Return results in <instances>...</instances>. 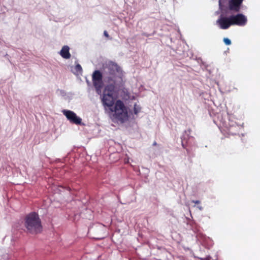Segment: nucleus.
Masks as SVG:
<instances>
[{
  "instance_id": "nucleus-1",
  "label": "nucleus",
  "mask_w": 260,
  "mask_h": 260,
  "mask_svg": "<svg viewBox=\"0 0 260 260\" xmlns=\"http://www.w3.org/2000/svg\"><path fill=\"white\" fill-rule=\"evenodd\" d=\"M246 17L242 14L233 15L229 17L221 15L216 21L217 24L220 28L223 29L228 28L232 25L243 26L246 24Z\"/></svg>"
},
{
  "instance_id": "nucleus-2",
  "label": "nucleus",
  "mask_w": 260,
  "mask_h": 260,
  "mask_svg": "<svg viewBox=\"0 0 260 260\" xmlns=\"http://www.w3.org/2000/svg\"><path fill=\"white\" fill-rule=\"evenodd\" d=\"M110 110V116L113 120L123 123L128 120L127 109L121 101H116L114 106Z\"/></svg>"
},
{
  "instance_id": "nucleus-3",
  "label": "nucleus",
  "mask_w": 260,
  "mask_h": 260,
  "mask_svg": "<svg viewBox=\"0 0 260 260\" xmlns=\"http://www.w3.org/2000/svg\"><path fill=\"white\" fill-rule=\"evenodd\" d=\"M25 227L28 232L31 234H37L42 230L41 220L36 213H31L25 217Z\"/></svg>"
},
{
  "instance_id": "nucleus-4",
  "label": "nucleus",
  "mask_w": 260,
  "mask_h": 260,
  "mask_svg": "<svg viewBox=\"0 0 260 260\" xmlns=\"http://www.w3.org/2000/svg\"><path fill=\"white\" fill-rule=\"evenodd\" d=\"M107 70L109 73L108 78L109 84H112L116 86H120L122 84L121 70L118 66L113 62H110L107 64Z\"/></svg>"
},
{
  "instance_id": "nucleus-5",
  "label": "nucleus",
  "mask_w": 260,
  "mask_h": 260,
  "mask_svg": "<svg viewBox=\"0 0 260 260\" xmlns=\"http://www.w3.org/2000/svg\"><path fill=\"white\" fill-rule=\"evenodd\" d=\"M119 87L112 84H109L105 87L102 98L103 104L105 107H107L110 109L113 108L114 101L113 94L116 89Z\"/></svg>"
},
{
  "instance_id": "nucleus-6",
  "label": "nucleus",
  "mask_w": 260,
  "mask_h": 260,
  "mask_svg": "<svg viewBox=\"0 0 260 260\" xmlns=\"http://www.w3.org/2000/svg\"><path fill=\"white\" fill-rule=\"evenodd\" d=\"M92 81L94 86L98 94H101V88L103 86L102 76L101 72L95 71L92 75Z\"/></svg>"
},
{
  "instance_id": "nucleus-7",
  "label": "nucleus",
  "mask_w": 260,
  "mask_h": 260,
  "mask_svg": "<svg viewBox=\"0 0 260 260\" xmlns=\"http://www.w3.org/2000/svg\"><path fill=\"white\" fill-rule=\"evenodd\" d=\"M62 113L71 122L76 124L81 123V118L78 117L74 112L70 110H62Z\"/></svg>"
},
{
  "instance_id": "nucleus-8",
  "label": "nucleus",
  "mask_w": 260,
  "mask_h": 260,
  "mask_svg": "<svg viewBox=\"0 0 260 260\" xmlns=\"http://www.w3.org/2000/svg\"><path fill=\"white\" fill-rule=\"evenodd\" d=\"M243 0H231L229 3V7L231 10L239 11V6Z\"/></svg>"
},
{
  "instance_id": "nucleus-9",
  "label": "nucleus",
  "mask_w": 260,
  "mask_h": 260,
  "mask_svg": "<svg viewBox=\"0 0 260 260\" xmlns=\"http://www.w3.org/2000/svg\"><path fill=\"white\" fill-rule=\"evenodd\" d=\"M60 55L65 59L69 58L71 56L69 47L68 46H64L60 51Z\"/></svg>"
},
{
  "instance_id": "nucleus-10",
  "label": "nucleus",
  "mask_w": 260,
  "mask_h": 260,
  "mask_svg": "<svg viewBox=\"0 0 260 260\" xmlns=\"http://www.w3.org/2000/svg\"><path fill=\"white\" fill-rule=\"evenodd\" d=\"M141 110V107L137 105H135L134 106V113L137 114H138Z\"/></svg>"
},
{
  "instance_id": "nucleus-11",
  "label": "nucleus",
  "mask_w": 260,
  "mask_h": 260,
  "mask_svg": "<svg viewBox=\"0 0 260 260\" xmlns=\"http://www.w3.org/2000/svg\"><path fill=\"white\" fill-rule=\"evenodd\" d=\"M75 70L77 73H80L82 71V68L80 65L77 64L75 66Z\"/></svg>"
},
{
  "instance_id": "nucleus-12",
  "label": "nucleus",
  "mask_w": 260,
  "mask_h": 260,
  "mask_svg": "<svg viewBox=\"0 0 260 260\" xmlns=\"http://www.w3.org/2000/svg\"><path fill=\"white\" fill-rule=\"evenodd\" d=\"M223 41L226 45H230L231 44V41L228 38H224Z\"/></svg>"
},
{
  "instance_id": "nucleus-13",
  "label": "nucleus",
  "mask_w": 260,
  "mask_h": 260,
  "mask_svg": "<svg viewBox=\"0 0 260 260\" xmlns=\"http://www.w3.org/2000/svg\"><path fill=\"white\" fill-rule=\"evenodd\" d=\"M104 35L106 37H109V35L108 34V32L106 31H105L104 32Z\"/></svg>"
},
{
  "instance_id": "nucleus-14",
  "label": "nucleus",
  "mask_w": 260,
  "mask_h": 260,
  "mask_svg": "<svg viewBox=\"0 0 260 260\" xmlns=\"http://www.w3.org/2000/svg\"><path fill=\"white\" fill-rule=\"evenodd\" d=\"M192 202L194 203L195 204H199L200 203L199 201H192Z\"/></svg>"
},
{
  "instance_id": "nucleus-15",
  "label": "nucleus",
  "mask_w": 260,
  "mask_h": 260,
  "mask_svg": "<svg viewBox=\"0 0 260 260\" xmlns=\"http://www.w3.org/2000/svg\"><path fill=\"white\" fill-rule=\"evenodd\" d=\"M198 208L200 210H202L203 209L202 207L201 206H198Z\"/></svg>"
},
{
  "instance_id": "nucleus-16",
  "label": "nucleus",
  "mask_w": 260,
  "mask_h": 260,
  "mask_svg": "<svg viewBox=\"0 0 260 260\" xmlns=\"http://www.w3.org/2000/svg\"><path fill=\"white\" fill-rule=\"evenodd\" d=\"M219 7H221V0L219 1Z\"/></svg>"
}]
</instances>
